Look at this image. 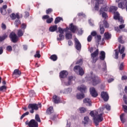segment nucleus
Masks as SVG:
<instances>
[{
    "instance_id": "obj_1",
    "label": "nucleus",
    "mask_w": 127,
    "mask_h": 127,
    "mask_svg": "<svg viewBox=\"0 0 127 127\" xmlns=\"http://www.w3.org/2000/svg\"><path fill=\"white\" fill-rule=\"evenodd\" d=\"M105 108L107 110V111H110L111 110V106L109 104L104 105V107L100 108L98 111H91L90 113V115L91 117L93 118L94 122L96 126H99V123L103 122L104 121V118H103V115H104V110Z\"/></svg>"
},
{
    "instance_id": "obj_2",
    "label": "nucleus",
    "mask_w": 127,
    "mask_h": 127,
    "mask_svg": "<svg viewBox=\"0 0 127 127\" xmlns=\"http://www.w3.org/2000/svg\"><path fill=\"white\" fill-rule=\"evenodd\" d=\"M59 29V32H60V33H61L59 35V37L60 38H57V40L58 41H61V40H63L64 39V35H63V33H64V31H65V32H67V31H68V30H70V31H71V32H72L73 33H75V32H76V30L77 29V26L74 25V24L73 23H71L69 25V28H68V27H67L65 29H62L61 27H59L58 28Z\"/></svg>"
},
{
    "instance_id": "obj_3",
    "label": "nucleus",
    "mask_w": 127,
    "mask_h": 127,
    "mask_svg": "<svg viewBox=\"0 0 127 127\" xmlns=\"http://www.w3.org/2000/svg\"><path fill=\"white\" fill-rule=\"evenodd\" d=\"M91 77H89L88 79L91 81L93 86H96L97 84H99L101 82V79L99 77L93 75V72H91Z\"/></svg>"
},
{
    "instance_id": "obj_4",
    "label": "nucleus",
    "mask_w": 127,
    "mask_h": 127,
    "mask_svg": "<svg viewBox=\"0 0 127 127\" xmlns=\"http://www.w3.org/2000/svg\"><path fill=\"white\" fill-rule=\"evenodd\" d=\"M42 105L41 103L37 104H31L28 105V109H29L30 113L33 114L34 113V110L37 111L39 108H41Z\"/></svg>"
},
{
    "instance_id": "obj_5",
    "label": "nucleus",
    "mask_w": 127,
    "mask_h": 127,
    "mask_svg": "<svg viewBox=\"0 0 127 127\" xmlns=\"http://www.w3.org/2000/svg\"><path fill=\"white\" fill-rule=\"evenodd\" d=\"M73 70L76 74L80 75V76H83V74H84V70L83 68L81 67L79 65H76L74 66Z\"/></svg>"
},
{
    "instance_id": "obj_6",
    "label": "nucleus",
    "mask_w": 127,
    "mask_h": 127,
    "mask_svg": "<svg viewBox=\"0 0 127 127\" xmlns=\"http://www.w3.org/2000/svg\"><path fill=\"white\" fill-rule=\"evenodd\" d=\"M99 55V49H96V50L91 54V58L92 59V63H96L98 59H97V56Z\"/></svg>"
},
{
    "instance_id": "obj_7",
    "label": "nucleus",
    "mask_w": 127,
    "mask_h": 127,
    "mask_svg": "<svg viewBox=\"0 0 127 127\" xmlns=\"http://www.w3.org/2000/svg\"><path fill=\"white\" fill-rule=\"evenodd\" d=\"M26 125H28L29 127H38V123L35 120H31L29 122H26Z\"/></svg>"
},
{
    "instance_id": "obj_8",
    "label": "nucleus",
    "mask_w": 127,
    "mask_h": 127,
    "mask_svg": "<svg viewBox=\"0 0 127 127\" xmlns=\"http://www.w3.org/2000/svg\"><path fill=\"white\" fill-rule=\"evenodd\" d=\"M9 38H10L12 42H13L14 43L17 42V41L18 40V38L17 37V36H16L15 33L13 32H11L10 34Z\"/></svg>"
},
{
    "instance_id": "obj_9",
    "label": "nucleus",
    "mask_w": 127,
    "mask_h": 127,
    "mask_svg": "<svg viewBox=\"0 0 127 127\" xmlns=\"http://www.w3.org/2000/svg\"><path fill=\"white\" fill-rule=\"evenodd\" d=\"M114 18L116 20H119L121 23H124V22H125L123 19V17L120 16V13L118 12L114 13Z\"/></svg>"
},
{
    "instance_id": "obj_10",
    "label": "nucleus",
    "mask_w": 127,
    "mask_h": 127,
    "mask_svg": "<svg viewBox=\"0 0 127 127\" xmlns=\"http://www.w3.org/2000/svg\"><path fill=\"white\" fill-rule=\"evenodd\" d=\"M101 97L105 102H107L109 100V94L106 92H101Z\"/></svg>"
},
{
    "instance_id": "obj_11",
    "label": "nucleus",
    "mask_w": 127,
    "mask_h": 127,
    "mask_svg": "<svg viewBox=\"0 0 127 127\" xmlns=\"http://www.w3.org/2000/svg\"><path fill=\"white\" fill-rule=\"evenodd\" d=\"M75 48L77 50H81L82 46H81V43L79 42V40L77 38L74 39Z\"/></svg>"
},
{
    "instance_id": "obj_12",
    "label": "nucleus",
    "mask_w": 127,
    "mask_h": 127,
    "mask_svg": "<svg viewBox=\"0 0 127 127\" xmlns=\"http://www.w3.org/2000/svg\"><path fill=\"white\" fill-rule=\"evenodd\" d=\"M90 92L91 96H92V97H94V98H96V97H97L98 93L96 92V89H95V88L94 87L90 88Z\"/></svg>"
},
{
    "instance_id": "obj_13",
    "label": "nucleus",
    "mask_w": 127,
    "mask_h": 127,
    "mask_svg": "<svg viewBox=\"0 0 127 127\" xmlns=\"http://www.w3.org/2000/svg\"><path fill=\"white\" fill-rule=\"evenodd\" d=\"M21 74V72H20L18 69H16L14 70L12 76L14 78V77L17 78V77H19V76H20Z\"/></svg>"
},
{
    "instance_id": "obj_14",
    "label": "nucleus",
    "mask_w": 127,
    "mask_h": 127,
    "mask_svg": "<svg viewBox=\"0 0 127 127\" xmlns=\"http://www.w3.org/2000/svg\"><path fill=\"white\" fill-rule=\"evenodd\" d=\"M102 3H103V0H96V3L94 7L95 10H99L100 9V4Z\"/></svg>"
},
{
    "instance_id": "obj_15",
    "label": "nucleus",
    "mask_w": 127,
    "mask_h": 127,
    "mask_svg": "<svg viewBox=\"0 0 127 127\" xmlns=\"http://www.w3.org/2000/svg\"><path fill=\"white\" fill-rule=\"evenodd\" d=\"M77 90L80 91L81 93H86V91H87V87L85 85H82L78 87Z\"/></svg>"
},
{
    "instance_id": "obj_16",
    "label": "nucleus",
    "mask_w": 127,
    "mask_h": 127,
    "mask_svg": "<svg viewBox=\"0 0 127 127\" xmlns=\"http://www.w3.org/2000/svg\"><path fill=\"white\" fill-rule=\"evenodd\" d=\"M68 76V72L66 70H63L60 73V78H66Z\"/></svg>"
},
{
    "instance_id": "obj_17",
    "label": "nucleus",
    "mask_w": 127,
    "mask_h": 127,
    "mask_svg": "<svg viewBox=\"0 0 127 127\" xmlns=\"http://www.w3.org/2000/svg\"><path fill=\"white\" fill-rule=\"evenodd\" d=\"M53 102L55 104H59L60 103V98L56 95L53 97Z\"/></svg>"
},
{
    "instance_id": "obj_18",
    "label": "nucleus",
    "mask_w": 127,
    "mask_h": 127,
    "mask_svg": "<svg viewBox=\"0 0 127 127\" xmlns=\"http://www.w3.org/2000/svg\"><path fill=\"white\" fill-rule=\"evenodd\" d=\"M109 10V6H108L107 5H104L101 8L100 10V14L102 13V12L104 11H108Z\"/></svg>"
},
{
    "instance_id": "obj_19",
    "label": "nucleus",
    "mask_w": 127,
    "mask_h": 127,
    "mask_svg": "<svg viewBox=\"0 0 127 127\" xmlns=\"http://www.w3.org/2000/svg\"><path fill=\"white\" fill-rule=\"evenodd\" d=\"M11 18L12 19H15V18H17L18 19H19V18H20V17L19 16V13H17L16 14L14 13H12L10 15Z\"/></svg>"
},
{
    "instance_id": "obj_20",
    "label": "nucleus",
    "mask_w": 127,
    "mask_h": 127,
    "mask_svg": "<svg viewBox=\"0 0 127 127\" xmlns=\"http://www.w3.org/2000/svg\"><path fill=\"white\" fill-rule=\"evenodd\" d=\"M99 58L100 60H105V58H106V53L104 51H101L100 52Z\"/></svg>"
},
{
    "instance_id": "obj_21",
    "label": "nucleus",
    "mask_w": 127,
    "mask_h": 127,
    "mask_svg": "<svg viewBox=\"0 0 127 127\" xmlns=\"http://www.w3.org/2000/svg\"><path fill=\"white\" fill-rule=\"evenodd\" d=\"M83 103L85 104H86L87 106H89V107H91L92 106V103L91 102V99H88V98H85L83 100Z\"/></svg>"
},
{
    "instance_id": "obj_22",
    "label": "nucleus",
    "mask_w": 127,
    "mask_h": 127,
    "mask_svg": "<svg viewBox=\"0 0 127 127\" xmlns=\"http://www.w3.org/2000/svg\"><path fill=\"white\" fill-rule=\"evenodd\" d=\"M6 38H7V35L6 34H3L2 36H0V43L4 41Z\"/></svg>"
},
{
    "instance_id": "obj_23",
    "label": "nucleus",
    "mask_w": 127,
    "mask_h": 127,
    "mask_svg": "<svg viewBox=\"0 0 127 127\" xmlns=\"http://www.w3.org/2000/svg\"><path fill=\"white\" fill-rule=\"evenodd\" d=\"M49 30L51 32H54V31H56V30H57V25H56L51 26L49 28Z\"/></svg>"
},
{
    "instance_id": "obj_24",
    "label": "nucleus",
    "mask_w": 127,
    "mask_h": 127,
    "mask_svg": "<svg viewBox=\"0 0 127 127\" xmlns=\"http://www.w3.org/2000/svg\"><path fill=\"white\" fill-rule=\"evenodd\" d=\"M76 98L78 100H81L82 99H83V98H85V94H84L83 93H82L81 94H77L76 95Z\"/></svg>"
},
{
    "instance_id": "obj_25",
    "label": "nucleus",
    "mask_w": 127,
    "mask_h": 127,
    "mask_svg": "<svg viewBox=\"0 0 127 127\" xmlns=\"http://www.w3.org/2000/svg\"><path fill=\"white\" fill-rule=\"evenodd\" d=\"M118 10V7L115 6H112L111 7H110L109 11L111 12H114L115 11H116V10Z\"/></svg>"
},
{
    "instance_id": "obj_26",
    "label": "nucleus",
    "mask_w": 127,
    "mask_h": 127,
    "mask_svg": "<svg viewBox=\"0 0 127 127\" xmlns=\"http://www.w3.org/2000/svg\"><path fill=\"white\" fill-rule=\"evenodd\" d=\"M101 23H102V22L100 23V33H101V34H104V33L105 32V28H104V26L103 25L101 24Z\"/></svg>"
},
{
    "instance_id": "obj_27",
    "label": "nucleus",
    "mask_w": 127,
    "mask_h": 127,
    "mask_svg": "<svg viewBox=\"0 0 127 127\" xmlns=\"http://www.w3.org/2000/svg\"><path fill=\"white\" fill-rule=\"evenodd\" d=\"M53 112H54L53 107H50L47 110V114H48V115H51V114H52V113H53Z\"/></svg>"
},
{
    "instance_id": "obj_28",
    "label": "nucleus",
    "mask_w": 127,
    "mask_h": 127,
    "mask_svg": "<svg viewBox=\"0 0 127 127\" xmlns=\"http://www.w3.org/2000/svg\"><path fill=\"white\" fill-rule=\"evenodd\" d=\"M61 20L63 21V18H62V17H57L55 20V24H57V23H59V22H60Z\"/></svg>"
},
{
    "instance_id": "obj_29",
    "label": "nucleus",
    "mask_w": 127,
    "mask_h": 127,
    "mask_svg": "<svg viewBox=\"0 0 127 127\" xmlns=\"http://www.w3.org/2000/svg\"><path fill=\"white\" fill-rule=\"evenodd\" d=\"M125 47H124V46H123L122 49H121V45H120L119 46V51H118V52H119V53H120V54H123L124 53V52H125Z\"/></svg>"
},
{
    "instance_id": "obj_30",
    "label": "nucleus",
    "mask_w": 127,
    "mask_h": 127,
    "mask_svg": "<svg viewBox=\"0 0 127 127\" xmlns=\"http://www.w3.org/2000/svg\"><path fill=\"white\" fill-rule=\"evenodd\" d=\"M111 37H112V35L108 32H106L104 34V38L105 39H110Z\"/></svg>"
},
{
    "instance_id": "obj_31",
    "label": "nucleus",
    "mask_w": 127,
    "mask_h": 127,
    "mask_svg": "<svg viewBox=\"0 0 127 127\" xmlns=\"http://www.w3.org/2000/svg\"><path fill=\"white\" fill-rule=\"evenodd\" d=\"M72 80H73V76H69L68 83H65L64 84L66 86H68V85H70V84H71V82H72Z\"/></svg>"
},
{
    "instance_id": "obj_32",
    "label": "nucleus",
    "mask_w": 127,
    "mask_h": 127,
    "mask_svg": "<svg viewBox=\"0 0 127 127\" xmlns=\"http://www.w3.org/2000/svg\"><path fill=\"white\" fill-rule=\"evenodd\" d=\"M57 58V56H56V55H53L50 57V59L53 60V61H56Z\"/></svg>"
},
{
    "instance_id": "obj_33",
    "label": "nucleus",
    "mask_w": 127,
    "mask_h": 127,
    "mask_svg": "<svg viewBox=\"0 0 127 127\" xmlns=\"http://www.w3.org/2000/svg\"><path fill=\"white\" fill-rule=\"evenodd\" d=\"M65 38L66 39H71L72 38V34L71 32L66 33L65 35Z\"/></svg>"
},
{
    "instance_id": "obj_34",
    "label": "nucleus",
    "mask_w": 127,
    "mask_h": 127,
    "mask_svg": "<svg viewBox=\"0 0 127 127\" xmlns=\"http://www.w3.org/2000/svg\"><path fill=\"white\" fill-rule=\"evenodd\" d=\"M24 32V30L22 31L21 30H18V33H17V35L19 36H22V35H23V33Z\"/></svg>"
},
{
    "instance_id": "obj_35",
    "label": "nucleus",
    "mask_w": 127,
    "mask_h": 127,
    "mask_svg": "<svg viewBox=\"0 0 127 127\" xmlns=\"http://www.w3.org/2000/svg\"><path fill=\"white\" fill-rule=\"evenodd\" d=\"M70 92H72L71 88H67V89H65L64 91V94H69Z\"/></svg>"
},
{
    "instance_id": "obj_36",
    "label": "nucleus",
    "mask_w": 127,
    "mask_h": 127,
    "mask_svg": "<svg viewBox=\"0 0 127 127\" xmlns=\"http://www.w3.org/2000/svg\"><path fill=\"white\" fill-rule=\"evenodd\" d=\"M35 120L38 123H41V120H40V118L39 117V115L38 114H36L35 115Z\"/></svg>"
},
{
    "instance_id": "obj_37",
    "label": "nucleus",
    "mask_w": 127,
    "mask_h": 127,
    "mask_svg": "<svg viewBox=\"0 0 127 127\" xmlns=\"http://www.w3.org/2000/svg\"><path fill=\"white\" fill-rule=\"evenodd\" d=\"M115 59H118L119 58V51L118 50H115Z\"/></svg>"
},
{
    "instance_id": "obj_38",
    "label": "nucleus",
    "mask_w": 127,
    "mask_h": 127,
    "mask_svg": "<svg viewBox=\"0 0 127 127\" xmlns=\"http://www.w3.org/2000/svg\"><path fill=\"white\" fill-rule=\"evenodd\" d=\"M0 13L1 14H3V15H5V14H6V10L2 8H0Z\"/></svg>"
},
{
    "instance_id": "obj_39",
    "label": "nucleus",
    "mask_w": 127,
    "mask_h": 127,
    "mask_svg": "<svg viewBox=\"0 0 127 127\" xmlns=\"http://www.w3.org/2000/svg\"><path fill=\"white\" fill-rule=\"evenodd\" d=\"M88 122H89V117H84V121L83 122V124H84V125H86V124H88Z\"/></svg>"
},
{
    "instance_id": "obj_40",
    "label": "nucleus",
    "mask_w": 127,
    "mask_h": 127,
    "mask_svg": "<svg viewBox=\"0 0 127 127\" xmlns=\"http://www.w3.org/2000/svg\"><path fill=\"white\" fill-rule=\"evenodd\" d=\"M7 89V87L5 85H3L0 87V91H6Z\"/></svg>"
},
{
    "instance_id": "obj_41",
    "label": "nucleus",
    "mask_w": 127,
    "mask_h": 127,
    "mask_svg": "<svg viewBox=\"0 0 127 127\" xmlns=\"http://www.w3.org/2000/svg\"><path fill=\"white\" fill-rule=\"evenodd\" d=\"M28 115H29V112H27L25 113H24L20 118V120H22V119H23V118H24V117H25V116H28Z\"/></svg>"
},
{
    "instance_id": "obj_42",
    "label": "nucleus",
    "mask_w": 127,
    "mask_h": 127,
    "mask_svg": "<svg viewBox=\"0 0 127 127\" xmlns=\"http://www.w3.org/2000/svg\"><path fill=\"white\" fill-rule=\"evenodd\" d=\"M125 117V114H122L121 116H120V119H121V121L122 123H125V119H124V117Z\"/></svg>"
},
{
    "instance_id": "obj_43",
    "label": "nucleus",
    "mask_w": 127,
    "mask_h": 127,
    "mask_svg": "<svg viewBox=\"0 0 127 127\" xmlns=\"http://www.w3.org/2000/svg\"><path fill=\"white\" fill-rule=\"evenodd\" d=\"M41 55L39 54V51H37L36 52V54L34 55V57H35V58H40Z\"/></svg>"
},
{
    "instance_id": "obj_44",
    "label": "nucleus",
    "mask_w": 127,
    "mask_h": 127,
    "mask_svg": "<svg viewBox=\"0 0 127 127\" xmlns=\"http://www.w3.org/2000/svg\"><path fill=\"white\" fill-rule=\"evenodd\" d=\"M103 24L105 26V27L108 28L109 27V24L108 23V22H107V21H106L105 20H104L103 22Z\"/></svg>"
},
{
    "instance_id": "obj_45",
    "label": "nucleus",
    "mask_w": 127,
    "mask_h": 127,
    "mask_svg": "<svg viewBox=\"0 0 127 127\" xmlns=\"http://www.w3.org/2000/svg\"><path fill=\"white\" fill-rule=\"evenodd\" d=\"M53 21V18H49L47 19V23H51Z\"/></svg>"
},
{
    "instance_id": "obj_46",
    "label": "nucleus",
    "mask_w": 127,
    "mask_h": 127,
    "mask_svg": "<svg viewBox=\"0 0 127 127\" xmlns=\"http://www.w3.org/2000/svg\"><path fill=\"white\" fill-rule=\"evenodd\" d=\"M96 38L97 39V43H98L99 44V43L100 42V41L101 40V35H98L96 37Z\"/></svg>"
},
{
    "instance_id": "obj_47",
    "label": "nucleus",
    "mask_w": 127,
    "mask_h": 127,
    "mask_svg": "<svg viewBox=\"0 0 127 127\" xmlns=\"http://www.w3.org/2000/svg\"><path fill=\"white\" fill-rule=\"evenodd\" d=\"M101 14H102V17H103L104 18H107V17H108L107 13L105 12H102Z\"/></svg>"
},
{
    "instance_id": "obj_48",
    "label": "nucleus",
    "mask_w": 127,
    "mask_h": 127,
    "mask_svg": "<svg viewBox=\"0 0 127 127\" xmlns=\"http://www.w3.org/2000/svg\"><path fill=\"white\" fill-rule=\"evenodd\" d=\"M53 11V10L51 8H49L47 10H46V12L47 14H48V13H51Z\"/></svg>"
},
{
    "instance_id": "obj_49",
    "label": "nucleus",
    "mask_w": 127,
    "mask_h": 127,
    "mask_svg": "<svg viewBox=\"0 0 127 127\" xmlns=\"http://www.w3.org/2000/svg\"><path fill=\"white\" fill-rule=\"evenodd\" d=\"M15 24L17 27L18 26V24H20V20H19V19L16 20L15 22Z\"/></svg>"
},
{
    "instance_id": "obj_50",
    "label": "nucleus",
    "mask_w": 127,
    "mask_h": 127,
    "mask_svg": "<svg viewBox=\"0 0 127 127\" xmlns=\"http://www.w3.org/2000/svg\"><path fill=\"white\" fill-rule=\"evenodd\" d=\"M123 36H120L118 38V41L120 42V43H124V41L122 40Z\"/></svg>"
},
{
    "instance_id": "obj_51",
    "label": "nucleus",
    "mask_w": 127,
    "mask_h": 127,
    "mask_svg": "<svg viewBox=\"0 0 127 127\" xmlns=\"http://www.w3.org/2000/svg\"><path fill=\"white\" fill-rule=\"evenodd\" d=\"M79 111L81 113H85V112H86V109L85 108L82 107V108H79Z\"/></svg>"
},
{
    "instance_id": "obj_52",
    "label": "nucleus",
    "mask_w": 127,
    "mask_h": 127,
    "mask_svg": "<svg viewBox=\"0 0 127 127\" xmlns=\"http://www.w3.org/2000/svg\"><path fill=\"white\" fill-rule=\"evenodd\" d=\"M6 50L7 51H9V52L12 51V48L10 46H8L6 47Z\"/></svg>"
},
{
    "instance_id": "obj_53",
    "label": "nucleus",
    "mask_w": 127,
    "mask_h": 127,
    "mask_svg": "<svg viewBox=\"0 0 127 127\" xmlns=\"http://www.w3.org/2000/svg\"><path fill=\"white\" fill-rule=\"evenodd\" d=\"M123 100L124 101L125 104L127 105V96L126 95H124L123 96Z\"/></svg>"
},
{
    "instance_id": "obj_54",
    "label": "nucleus",
    "mask_w": 127,
    "mask_h": 127,
    "mask_svg": "<svg viewBox=\"0 0 127 127\" xmlns=\"http://www.w3.org/2000/svg\"><path fill=\"white\" fill-rule=\"evenodd\" d=\"M124 63H122L119 66V69L120 70H123L124 69Z\"/></svg>"
},
{
    "instance_id": "obj_55",
    "label": "nucleus",
    "mask_w": 127,
    "mask_h": 127,
    "mask_svg": "<svg viewBox=\"0 0 127 127\" xmlns=\"http://www.w3.org/2000/svg\"><path fill=\"white\" fill-rule=\"evenodd\" d=\"M91 36H96L97 35V32L95 31H93L91 33Z\"/></svg>"
},
{
    "instance_id": "obj_56",
    "label": "nucleus",
    "mask_w": 127,
    "mask_h": 127,
    "mask_svg": "<svg viewBox=\"0 0 127 127\" xmlns=\"http://www.w3.org/2000/svg\"><path fill=\"white\" fill-rule=\"evenodd\" d=\"M78 35H81L83 33V30H82V29H78Z\"/></svg>"
},
{
    "instance_id": "obj_57",
    "label": "nucleus",
    "mask_w": 127,
    "mask_h": 127,
    "mask_svg": "<svg viewBox=\"0 0 127 127\" xmlns=\"http://www.w3.org/2000/svg\"><path fill=\"white\" fill-rule=\"evenodd\" d=\"M87 41L88 42H91V41H92V35H90L87 37Z\"/></svg>"
},
{
    "instance_id": "obj_58",
    "label": "nucleus",
    "mask_w": 127,
    "mask_h": 127,
    "mask_svg": "<svg viewBox=\"0 0 127 127\" xmlns=\"http://www.w3.org/2000/svg\"><path fill=\"white\" fill-rule=\"evenodd\" d=\"M82 64H83V61L82 60V59L79 60V61H78L76 63V64H78L79 65H82Z\"/></svg>"
},
{
    "instance_id": "obj_59",
    "label": "nucleus",
    "mask_w": 127,
    "mask_h": 127,
    "mask_svg": "<svg viewBox=\"0 0 127 127\" xmlns=\"http://www.w3.org/2000/svg\"><path fill=\"white\" fill-rule=\"evenodd\" d=\"M94 49H95V48H92V47H89L88 48V51H89L90 52V53H92V52H93V51H94Z\"/></svg>"
},
{
    "instance_id": "obj_60",
    "label": "nucleus",
    "mask_w": 127,
    "mask_h": 127,
    "mask_svg": "<svg viewBox=\"0 0 127 127\" xmlns=\"http://www.w3.org/2000/svg\"><path fill=\"white\" fill-rule=\"evenodd\" d=\"M29 94L31 96H35V93H34V91L33 90H31L30 92H29Z\"/></svg>"
},
{
    "instance_id": "obj_61",
    "label": "nucleus",
    "mask_w": 127,
    "mask_h": 127,
    "mask_svg": "<svg viewBox=\"0 0 127 127\" xmlns=\"http://www.w3.org/2000/svg\"><path fill=\"white\" fill-rule=\"evenodd\" d=\"M103 66L104 67L103 68V70L106 71L107 70V64H106V63H104Z\"/></svg>"
},
{
    "instance_id": "obj_62",
    "label": "nucleus",
    "mask_w": 127,
    "mask_h": 127,
    "mask_svg": "<svg viewBox=\"0 0 127 127\" xmlns=\"http://www.w3.org/2000/svg\"><path fill=\"white\" fill-rule=\"evenodd\" d=\"M123 108L124 109L125 113H127V105H123Z\"/></svg>"
},
{
    "instance_id": "obj_63",
    "label": "nucleus",
    "mask_w": 127,
    "mask_h": 127,
    "mask_svg": "<svg viewBox=\"0 0 127 127\" xmlns=\"http://www.w3.org/2000/svg\"><path fill=\"white\" fill-rule=\"evenodd\" d=\"M49 18V16L48 15H45L43 16L42 19H48Z\"/></svg>"
},
{
    "instance_id": "obj_64",
    "label": "nucleus",
    "mask_w": 127,
    "mask_h": 127,
    "mask_svg": "<svg viewBox=\"0 0 127 127\" xmlns=\"http://www.w3.org/2000/svg\"><path fill=\"white\" fill-rule=\"evenodd\" d=\"M126 27V25L125 24H122L119 26L120 29H123V28H125Z\"/></svg>"
}]
</instances>
